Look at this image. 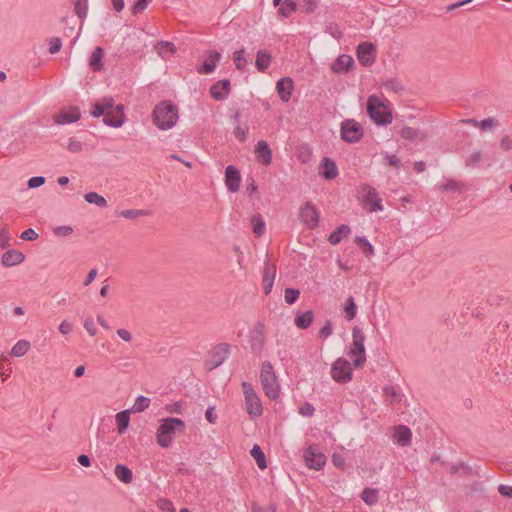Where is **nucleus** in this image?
<instances>
[{"mask_svg":"<svg viewBox=\"0 0 512 512\" xmlns=\"http://www.w3.org/2000/svg\"><path fill=\"white\" fill-rule=\"evenodd\" d=\"M185 429L186 424L182 419L167 417L161 421L157 429L156 441L159 446L169 448L173 443L176 432L183 433Z\"/></svg>","mask_w":512,"mask_h":512,"instance_id":"nucleus-1","label":"nucleus"},{"mask_svg":"<svg viewBox=\"0 0 512 512\" xmlns=\"http://www.w3.org/2000/svg\"><path fill=\"white\" fill-rule=\"evenodd\" d=\"M154 124L161 130L171 129L177 122L178 110L169 100L157 104L152 112Z\"/></svg>","mask_w":512,"mask_h":512,"instance_id":"nucleus-2","label":"nucleus"},{"mask_svg":"<svg viewBox=\"0 0 512 512\" xmlns=\"http://www.w3.org/2000/svg\"><path fill=\"white\" fill-rule=\"evenodd\" d=\"M260 381L266 396L270 399H277L280 394V385L275 374L273 365L265 361L260 369Z\"/></svg>","mask_w":512,"mask_h":512,"instance_id":"nucleus-3","label":"nucleus"},{"mask_svg":"<svg viewBox=\"0 0 512 512\" xmlns=\"http://www.w3.org/2000/svg\"><path fill=\"white\" fill-rule=\"evenodd\" d=\"M367 113L371 120L377 125L385 126L392 123V113L375 94L368 97Z\"/></svg>","mask_w":512,"mask_h":512,"instance_id":"nucleus-4","label":"nucleus"},{"mask_svg":"<svg viewBox=\"0 0 512 512\" xmlns=\"http://www.w3.org/2000/svg\"><path fill=\"white\" fill-rule=\"evenodd\" d=\"M365 339L363 330L355 326L352 329V345L347 353L352 358L355 368L362 367L366 362Z\"/></svg>","mask_w":512,"mask_h":512,"instance_id":"nucleus-5","label":"nucleus"},{"mask_svg":"<svg viewBox=\"0 0 512 512\" xmlns=\"http://www.w3.org/2000/svg\"><path fill=\"white\" fill-rule=\"evenodd\" d=\"M361 205L368 212H381L384 210L382 199L379 196L376 188L369 184H362L360 186Z\"/></svg>","mask_w":512,"mask_h":512,"instance_id":"nucleus-6","label":"nucleus"},{"mask_svg":"<svg viewBox=\"0 0 512 512\" xmlns=\"http://www.w3.org/2000/svg\"><path fill=\"white\" fill-rule=\"evenodd\" d=\"M241 386L244 393L247 413L252 418L261 416L263 413L262 403L252 384L244 381Z\"/></svg>","mask_w":512,"mask_h":512,"instance_id":"nucleus-7","label":"nucleus"},{"mask_svg":"<svg viewBox=\"0 0 512 512\" xmlns=\"http://www.w3.org/2000/svg\"><path fill=\"white\" fill-rule=\"evenodd\" d=\"M352 374L351 364L344 357H339L331 365V377L337 383L344 384L351 381Z\"/></svg>","mask_w":512,"mask_h":512,"instance_id":"nucleus-8","label":"nucleus"},{"mask_svg":"<svg viewBox=\"0 0 512 512\" xmlns=\"http://www.w3.org/2000/svg\"><path fill=\"white\" fill-rule=\"evenodd\" d=\"M341 138L347 143H357L363 137V128L354 119H346L341 123Z\"/></svg>","mask_w":512,"mask_h":512,"instance_id":"nucleus-9","label":"nucleus"},{"mask_svg":"<svg viewBox=\"0 0 512 512\" xmlns=\"http://www.w3.org/2000/svg\"><path fill=\"white\" fill-rule=\"evenodd\" d=\"M299 218L307 228L312 230L318 226L320 212L312 202L308 201L300 208Z\"/></svg>","mask_w":512,"mask_h":512,"instance_id":"nucleus-10","label":"nucleus"},{"mask_svg":"<svg viewBox=\"0 0 512 512\" xmlns=\"http://www.w3.org/2000/svg\"><path fill=\"white\" fill-rule=\"evenodd\" d=\"M303 457L306 466L310 469L321 470L326 464V456L314 445L305 449Z\"/></svg>","mask_w":512,"mask_h":512,"instance_id":"nucleus-11","label":"nucleus"},{"mask_svg":"<svg viewBox=\"0 0 512 512\" xmlns=\"http://www.w3.org/2000/svg\"><path fill=\"white\" fill-rule=\"evenodd\" d=\"M356 55L361 65L371 66L376 60V48L370 42H362L357 46Z\"/></svg>","mask_w":512,"mask_h":512,"instance_id":"nucleus-12","label":"nucleus"},{"mask_svg":"<svg viewBox=\"0 0 512 512\" xmlns=\"http://www.w3.org/2000/svg\"><path fill=\"white\" fill-rule=\"evenodd\" d=\"M231 347L228 343H219L215 345L211 350V359L209 369H215L222 365L224 361L229 357Z\"/></svg>","mask_w":512,"mask_h":512,"instance_id":"nucleus-13","label":"nucleus"},{"mask_svg":"<svg viewBox=\"0 0 512 512\" xmlns=\"http://www.w3.org/2000/svg\"><path fill=\"white\" fill-rule=\"evenodd\" d=\"M125 121L124 106L122 104L109 109L103 117V123L109 127L119 128Z\"/></svg>","mask_w":512,"mask_h":512,"instance_id":"nucleus-14","label":"nucleus"},{"mask_svg":"<svg viewBox=\"0 0 512 512\" xmlns=\"http://www.w3.org/2000/svg\"><path fill=\"white\" fill-rule=\"evenodd\" d=\"M265 336L263 332V324L257 323V325L253 328L249 337L250 348L253 353L259 354L264 347Z\"/></svg>","mask_w":512,"mask_h":512,"instance_id":"nucleus-15","label":"nucleus"},{"mask_svg":"<svg viewBox=\"0 0 512 512\" xmlns=\"http://www.w3.org/2000/svg\"><path fill=\"white\" fill-rule=\"evenodd\" d=\"M241 183V175L239 170L233 166L229 165L225 170V184L228 191L235 193L240 189Z\"/></svg>","mask_w":512,"mask_h":512,"instance_id":"nucleus-16","label":"nucleus"},{"mask_svg":"<svg viewBox=\"0 0 512 512\" xmlns=\"http://www.w3.org/2000/svg\"><path fill=\"white\" fill-rule=\"evenodd\" d=\"M231 89V84L229 79H222L217 81L210 87L211 96L217 101L225 100Z\"/></svg>","mask_w":512,"mask_h":512,"instance_id":"nucleus-17","label":"nucleus"},{"mask_svg":"<svg viewBox=\"0 0 512 512\" xmlns=\"http://www.w3.org/2000/svg\"><path fill=\"white\" fill-rule=\"evenodd\" d=\"M394 442L401 447H407L411 445L412 432L411 429L406 425H397L394 427L393 433Z\"/></svg>","mask_w":512,"mask_h":512,"instance_id":"nucleus-18","label":"nucleus"},{"mask_svg":"<svg viewBox=\"0 0 512 512\" xmlns=\"http://www.w3.org/2000/svg\"><path fill=\"white\" fill-rule=\"evenodd\" d=\"M276 90L279 95V98L283 102H288L291 98L292 92L294 90V83L292 78L283 77L279 79L276 83Z\"/></svg>","mask_w":512,"mask_h":512,"instance_id":"nucleus-19","label":"nucleus"},{"mask_svg":"<svg viewBox=\"0 0 512 512\" xmlns=\"http://www.w3.org/2000/svg\"><path fill=\"white\" fill-rule=\"evenodd\" d=\"M207 55L208 59H206L203 62V64L200 67H197L196 69L199 74L212 73L215 70L217 63L220 61L222 56L221 53L216 50H208Z\"/></svg>","mask_w":512,"mask_h":512,"instance_id":"nucleus-20","label":"nucleus"},{"mask_svg":"<svg viewBox=\"0 0 512 512\" xmlns=\"http://www.w3.org/2000/svg\"><path fill=\"white\" fill-rule=\"evenodd\" d=\"M354 66V59L347 54H340L331 64V70L336 74L347 73Z\"/></svg>","mask_w":512,"mask_h":512,"instance_id":"nucleus-21","label":"nucleus"},{"mask_svg":"<svg viewBox=\"0 0 512 512\" xmlns=\"http://www.w3.org/2000/svg\"><path fill=\"white\" fill-rule=\"evenodd\" d=\"M319 174L326 180L335 179L339 172L336 163L329 157H324L321 162Z\"/></svg>","mask_w":512,"mask_h":512,"instance_id":"nucleus-22","label":"nucleus"},{"mask_svg":"<svg viewBox=\"0 0 512 512\" xmlns=\"http://www.w3.org/2000/svg\"><path fill=\"white\" fill-rule=\"evenodd\" d=\"M113 104L114 99L112 97H104L92 106L90 114L94 118L104 117L107 111L113 108Z\"/></svg>","mask_w":512,"mask_h":512,"instance_id":"nucleus-23","label":"nucleus"},{"mask_svg":"<svg viewBox=\"0 0 512 512\" xmlns=\"http://www.w3.org/2000/svg\"><path fill=\"white\" fill-rule=\"evenodd\" d=\"M255 154L264 165H270L272 162V150L265 140H260L255 145Z\"/></svg>","mask_w":512,"mask_h":512,"instance_id":"nucleus-24","label":"nucleus"},{"mask_svg":"<svg viewBox=\"0 0 512 512\" xmlns=\"http://www.w3.org/2000/svg\"><path fill=\"white\" fill-rule=\"evenodd\" d=\"M25 259V256L22 252L10 249L6 251L2 256V264L5 267H12L21 264Z\"/></svg>","mask_w":512,"mask_h":512,"instance_id":"nucleus-25","label":"nucleus"},{"mask_svg":"<svg viewBox=\"0 0 512 512\" xmlns=\"http://www.w3.org/2000/svg\"><path fill=\"white\" fill-rule=\"evenodd\" d=\"M81 117L79 108L71 107L67 111L60 112L56 116V122L58 124H71L77 122Z\"/></svg>","mask_w":512,"mask_h":512,"instance_id":"nucleus-26","label":"nucleus"},{"mask_svg":"<svg viewBox=\"0 0 512 512\" xmlns=\"http://www.w3.org/2000/svg\"><path fill=\"white\" fill-rule=\"evenodd\" d=\"M399 134H400L401 138H403L404 140H408V141H413V140L425 141L428 138V133L426 131L414 129L409 126L403 127L399 131Z\"/></svg>","mask_w":512,"mask_h":512,"instance_id":"nucleus-27","label":"nucleus"},{"mask_svg":"<svg viewBox=\"0 0 512 512\" xmlns=\"http://www.w3.org/2000/svg\"><path fill=\"white\" fill-rule=\"evenodd\" d=\"M103 57V48L100 46L95 47L89 59V65L93 71L100 72L104 69V64L102 62Z\"/></svg>","mask_w":512,"mask_h":512,"instance_id":"nucleus-28","label":"nucleus"},{"mask_svg":"<svg viewBox=\"0 0 512 512\" xmlns=\"http://www.w3.org/2000/svg\"><path fill=\"white\" fill-rule=\"evenodd\" d=\"M351 229L346 224L339 225L334 231L329 235L328 241L332 245H337L341 242L343 237H346L350 234Z\"/></svg>","mask_w":512,"mask_h":512,"instance_id":"nucleus-29","label":"nucleus"},{"mask_svg":"<svg viewBox=\"0 0 512 512\" xmlns=\"http://www.w3.org/2000/svg\"><path fill=\"white\" fill-rule=\"evenodd\" d=\"M271 54L267 50H259L256 55L255 66L259 72H265L271 63Z\"/></svg>","mask_w":512,"mask_h":512,"instance_id":"nucleus-30","label":"nucleus"},{"mask_svg":"<svg viewBox=\"0 0 512 512\" xmlns=\"http://www.w3.org/2000/svg\"><path fill=\"white\" fill-rule=\"evenodd\" d=\"M114 474L124 484H129L133 480L132 470L124 464H117L114 468Z\"/></svg>","mask_w":512,"mask_h":512,"instance_id":"nucleus-31","label":"nucleus"},{"mask_svg":"<svg viewBox=\"0 0 512 512\" xmlns=\"http://www.w3.org/2000/svg\"><path fill=\"white\" fill-rule=\"evenodd\" d=\"M279 6L280 7L277 11L278 15H280L282 18H288L292 15V13L297 11L298 2L297 0H282Z\"/></svg>","mask_w":512,"mask_h":512,"instance_id":"nucleus-32","label":"nucleus"},{"mask_svg":"<svg viewBox=\"0 0 512 512\" xmlns=\"http://www.w3.org/2000/svg\"><path fill=\"white\" fill-rule=\"evenodd\" d=\"M313 318H314V315H313L312 310H308V311H305L304 313H300V314L296 315V317L294 319V323L299 329L305 330L311 326V324L313 322Z\"/></svg>","mask_w":512,"mask_h":512,"instance_id":"nucleus-33","label":"nucleus"},{"mask_svg":"<svg viewBox=\"0 0 512 512\" xmlns=\"http://www.w3.org/2000/svg\"><path fill=\"white\" fill-rule=\"evenodd\" d=\"M117 431L120 435L124 434L130 423V411L123 410L116 414Z\"/></svg>","mask_w":512,"mask_h":512,"instance_id":"nucleus-34","label":"nucleus"},{"mask_svg":"<svg viewBox=\"0 0 512 512\" xmlns=\"http://www.w3.org/2000/svg\"><path fill=\"white\" fill-rule=\"evenodd\" d=\"M378 494V489L366 487L363 489L360 497L365 504L373 506L378 502Z\"/></svg>","mask_w":512,"mask_h":512,"instance_id":"nucleus-35","label":"nucleus"},{"mask_svg":"<svg viewBox=\"0 0 512 512\" xmlns=\"http://www.w3.org/2000/svg\"><path fill=\"white\" fill-rule=\"evenodd\" d=\"M250 454L255 459V461L260 469L267 468V461H266L265 454L259 445L255 444L252 447Z\"/></svg>","mask_w":512,"mask_h":512,"instance_id":"nucleus-36","label":"nucleus"},{"mask_svg":"<svg viewBox=\"0 0 512 512\" xmlns=\"http://www.w3.org/2000/svg\"><path fill=\"white\" fill-rule=\"evenodd\" d=\"M30 349V342L28 340L21 339L17 341L11 349V355L15 357L24 356Z\"/></svg>","mask_w":512,"mask_h":512,"instance_id":"nucleus-37","label":"nucleus"},{"mask_svg":"<svg viewBox=\"0 0 512 512\" xmlns=\"http://www.w3.org/2000/svg\"><path fill=\"white\" fill-rule=\"evenodd\" d=\"M357 314V306L354 301L353 296H349L346 299L345 306H344V317L346 320L351 321L356 317Z\"/></svg>","mask_w":512,"mask_h":512,"instance_id":"nucleus-38","label":"nucleus"},{"mask_svg":"<svg viewBox=\"0 0 512 512\" xmlns=\"http://www.w3.org/2000/svg\"><path fill=\"white\" fill-rule=\"evenodd\" d=\"M251 223L253 225V232L256 236L260 237L265 232V221L261 214H254L251 218Z\"/></svg>","mask_w":512,"mask_h":512,"instance_id":"nucleus-39","label":"nucleus"},{"mask_svg":"<svg viewBox=\"0 0 512 512\" xmlns=\"http://www.w3.org/2000/svg\"><path fill=\"white\" fill-rule=\"evenodd\" d=\"M355 242L366 257H370L374 254V248L366 237L357 236Z\"/></svg>","mask_w":512,"mask_h":512,"instance_id":"nucleus-40","label":"nucleus"},{"mask_svg":"<svg viewBox=\"0 0 512 512\" xmlns=\"http://www.w3.org/2000/svg\"><path fill=\"white\" fill-rule=\"evenodd\" d=\"M84 199L90 203V204H95L96 206L98 207H106L107 206V201L106 199L99 195L98 193L96 192H89V193H86L84 195Z\"/></svg>","mask_w":512,"mask_h":512,"instance_id":"nucleus-41","label":"nucleus"},{"mask_svg":"<svg viewBox=\"0 0 512 512\" xmlns=\"http://www.w3.org/2000/svg\"><path fill=\"white\" fill-rule=\"evenodd\" d=\"M276 276V267L275 265L269 264L268 261L265 262L263 267V282L274 283Z\"/></svg>","mask_w":512,"mask_h":512,"instance_id":"nucleus-42","label":"nucleus"},{"mask_svg":"<svg viewBox=\"0 0 512 512\" xmlns=\"http://www.w3.org/2000/svg\"><path fill=\"white\" fill-rule=\"evenodd\" d=\"M151 403L150 398L145 396H138L132 406L133 412H142L149 407Z\"/></svg>","mask_w":512,"mask_h":512,"instance_id":"nucleus-43","label":"nucleus"},{"mask_svg":"<svg viewBox=\"0 0 512 512\" xmlns=\"http://www.w3.org/2000/svg\"><path fill=\"white\" fill-rule=\"evenodd\" d=\"M74 11L80 19L85 18L88 13V0H76L74 3Z\"/></svg>","mask_w":512,"mask_h":512,"instance_id":"nucleus-44","label":"nucleus"},{"mask_svg":"<svg viewBox=\"0 0 512 512\" xmlns=\"http://www.w3.org/2000/svg\"><path fill=\"white\" fill-rule=\"evenodd\" d=\"M319 5V0H302L300 9L303 13L309 15L316 11Z\"/></svg>","mask_w":512,"mask_h":512,"instance_id":"nucleus-45","label":"nucleus"},{"mask_svg":"<svg viewBox=\"0 0 512 512\" xmlns=\"http://www.w3.org/2000/svg\"><path fill=\"white\" fill-rule=\"evenodd\" d=\"M148 213L149 212L147 210L127 209V210H122L119 213V216L126 218V219H135L140 216H146V215H148Z\"/></svg>","mask_w":512,"mask_h":512,"instance_id":"nucleus-46","label":"nucleus"},{"mask_svg":"<svg viewBox=\"0 0 512 512\" xmlns=\"http://www.w3.org/2000/svg\"><path fill=\"white\" fill-rule=\"evenodd\" d=\"M300 296V290L295 288H286L284 292L285 302L289 305L294 304Z\"/></svg>","mask_w":512,"mask_h":512,"instance_id":"nucleus-47","label":"nucleus"},{"mask_svg":"<svg viewBox=\"0 0 512 512\" xmlns=\"http://www.w3.org/2000/svg\"><path fill=\"white\" fill-rule=\"evenodd\" d=\"M245 50L240 49L234 52L233 60L235 62L236 69L243 70L244 66L247 63L246 58L244 57Z\"/></svg>","mask_w":512,"mask_h":512,"instance_id":"nucleus-48","label":"nucleus"},{"mask_svg":"<svg viewBox=\"0 0 512 512\" xmlns=\"http://www.w3.org/2000/svg\"><path fill=\"white\" fill-rule=\"evenodd\" d=\"M440 190L441 191H453V192H456V191H461L462 189V185L453 180V179H448L446 181V183L442 184L439 186Z\"/></svg>","mask_w":512,"mask_h":512,"instance_id":"nucleus-49","label":"nucleus"},{"mask_svg":"<svg viewBox=\"0 0 512 512\" xmlns=\"http://www.w3.org/2000/svg\"><path fill=\"white\" fill-rule=\"evenodd\" d=\"M151 2L152 0H136L131 9L132 13L137 15L143 12Z\"/></svg>","mask_w":512,"mask_h":512,"instance_id":"nucleus-50","label":"nucleus"},{"mask_svg":"<svg viewBox=\"0 0 512 512\" xmlns=\"http://www.w3.org/2000/svg\"><path fill=\"white\" fill-rule=\"evenodd\" d=\"M333 333V330H332V321L331 320H327L325 325L320 329L319 333H318V337L320 339H327L328 337H330Z\"/></svg>","mask_w":512,"mask_h":512,"instance_id":"nucleus-51","label":"nucleus"},{"mask_svg":"<svg viewBox=\"0 0 512 512\" xmlns=\"http://www.w3.org/2000/svg\"><path fill=\"white\" fill-rule=\"evenodd\" d=\"M482 160V153L480 151H475L466 159V165L470 167L477 166Z\"/></svg>","mask_w":512,"mask_h":512,"instance_id":"nucleus-52","label":"nucleus"},{"mask_svg":"<svg viewBox=\"0 0 512 512\" xmlns=\"http://www.w3.org/2000/svg\"><path fill=\"white\" fill-rule=\"evenodd\" d=\"M384 86L386 89H390L394 92H400L404 90L403 85L395 78L387 80Z\"/></svg>","mask_w":512,"mask_h":512,"instance_id":"nucleus-53","label":"nucleus"},{"mask_svg":"<svg viewBox=\"0 0 512 512\" xmlns=\"http://www.w3.org/2000/svg\"><path fill=\"white\" fill-rule=\"evenodd\" d=\"M251 508L252 512H277V507L274 503H270L266 507L260 506L257 503H253Z\"/></svg>","mask_w":512,"mask_h":512,"instance_id":"nucleus-54","label":"nucleus"},{"mask_svg":"<svg viewBox=\"0 0 512 512\" xmlns=\"http://www.w3.org/2000/svg\"><path fill=\"white\" fill-rule=\"evenodd\" d=\"M67 149L71 153H79L83 149V144L80 141H78V140H76L74 138H70L69 142H68V145H67Z\"/></svg>","mask_w":512,"mask_h":512,"instance_id":"nucleus-55","label":"nucleus"},{"mask_svg":"<svg viewBox=\"0 0 512 512\" xmlns=\"http://www.w3.org/2000/svg\"><path fill=\"white\" fill-rule=\"evenodd\" d=\"M62 47V41L59 37H53L49 43V53L56 54Z\"/></svg>","mask_w":512,"mask_h":512,"instance_id":"nucleus-56","label":"nucleus"},{"mask_svg":"<svg viewBox=\"0 0 512 512\" xmlns=\"http://www.w3.org/2000/svg\"><path fill=\"white\" fill-rule=\"evenodd\" d=\"M54 235L58 236V237H65V236H69L72 234L73 232V229L71 226H58L54 229Z\"/></svg>","mask_w":512,"mask_h":512,"instance_id":"nucleus-57","label":"nucleus"},{"mask_svg":"<svg viewBox=\"0 0 512 512\" xmlns=\"http://www.w3.org/2000/svg\"><path fill=\"white\" fill-rule=\"evenodd\" d=\"M84 328L86 329L90 336L96 335L97 330L95 327L94 319L92 317H87L84 320Z\"/></svg>","mask_w":512,"mask_h":512,"instance_id":"nucleus-58","label":"nucleus"},{"mask_svg":"<svg viewBox=\"0 0 512 512\" xmlns=\"http://www.w3.org/2000/svg\"><path fill=\"white\" fill-rule=\"evenodd\" d=\"M20 237L26 241H34L38 238V233L32 228H28L21 233Z\"/></svg>","mask_w":512,"mask_h":512,"instance_id":"nucleus-59","label":"nucleus"},{"mask_svg":"<svg viewBox=\"0 0 512 512\" xmlns=\"http://www.w3.org/2000/svg\"><path fill=\"white\" fill-rule=\"evenodd\" d=\"M332 463L335 467L339 469H344L345 467V458L339 453H333L331 457Z\"/></svg>","mask_w":512,"mask_h":512,"instance_id":"nucleus-60","label":"nucleus"},{"mask_svg":"<svg viewBox=\"0 0 512 512\" xmlns=\"http://www.w3.org/2000/svg\"><path fill=\"white\" fill-rule=\"evenodd\" d=\"M45 183V178L43 176H34L28 180V188H38Z\"/></svg>","mask_w":512,"mask_h":512,"instance_id":"nucleus-61","label":"nucleus"},{"mask_svg":"<svg viewBox=\"0 0 512 512\" xmlns=\"http://www.w3.org/2000/svg\"><path fill=\"white\" fill-rule=\"evenodd\" d=\"M461 469L468 471L469 467L464 462H458V463H454V464L450 465L449 472L451 475H456L457 473H459V471Z\"/></svg>","mask_w":512,"mask_h":512,"instance_id":"nucleus-62","label":"nucleus"},{"mask_svg":"<svg viewBox=\"0 0 512 512\" xmlns=\"http://www.w3.org/2000/svg\"><path fill=\"white\" fill-rule=\"evenodd\" d=\"M314 407L311 403L305 402L300 408L299 413L303 416H312L314 414Z\"/></svg>","mask_w":512,"mask_h":512,"instance_id":"nucleus-63","label":"nucleus"},{"mask_svg":"<svg viewBox=\"0 0 512 512\" xmlns=\"http://www.w3.org/2000/svg\"><path fill=\"white\" fill-rule=\"evenodd\" d=\"M235 137L240 141L244 142L248 135V129L242 128L241 126H236L234 130Z\"/></svg>","mask_w":512,"mask_h":512,"instance_id":"nucleus-64","label":"nucleus"}]
</instances>
